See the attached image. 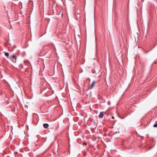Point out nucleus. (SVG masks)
<instances>
[{
    "mask_svg": "<svg viewBox=\"0 0 157 157\" xmlns=\"http://www.w3.org/2000/svg\"><path fill=\"white\" fill-rule=\"evenodd\" d=\"M104 116V113L103 112H100V113L98 116V118H102Z\"/></svg>",
    "mask_w": 157,
    "mask_h": 157,
    "instance_id": "nucleus-2",
    "label": "nucleus"
},
{
    "mask_svg": "<svg viewBox=\"0 0 157 157\" xmlns=\"http://www.w3.org/2000/svg\"><path fill=\"white\" fill-rule=\"evenodd\" d=\"M5 55L6 56H9V54L7 52H5Z\"/></svg>",
    "mask_w": 157,
    "mask_h": 157,
    "instance_id": "nucleus-5",
    "label": "nucleus"
},
{
    "mask_svg": "<svg viewBox=\"0 0 157 157\" xmlns=\"http://www.w3.org/2000/svg\"><path fill=\"white\" fill-rule=\"evenodd\" d=\"M107 104L108 105H110L111 104V102L109 101L107 102Z\"/></svg>",
    "mask_w": 157,
    "mask_h": 157,
    "instance_id": "nucleus-6",
    "label": "nucleus"
},
{
    "mask_svg": "<svg viewBox=\"0 0 157 157\" xmlns=\"http://www.w3.org/2000/svg\"><path fill=\"white\" fill-rule=\"evenodd\" d=\"M10 59L13 63H15L16 62V57L14 55H12L10 57Z\"/></svg>",
    "mask_w": 157,
    "mask_h": 157,
    "instance_id": "nucleus-1",
    "label": "nucleus"
},
{
    "mask_svg": "<svg viewBox=\"0 0 157 157\" xmlns=\"http://www.w3.org/2000/svg\"><path fill=\"white\" fill-rule=\"evenodd\" d=\"M112 118H113H113H114V117H112Z\"/></svg>",
    "mask_w": 157,
    "mask_h": 157,
    "instance_id": "nucleus-9",
    "label": "nucleus"
},
{
    "mask_svg": "<svg viewBox=\"0 0 157 157\" xmlns=\"http://www.w3.org/2000/svg\"><path fill=\"white\" fill-rule=\"evenodd\" d=\"M95 82V81H93V82L91 84V85L90 86V89H91L93 87Z\"/></svg>",
    "mask_w": 157,
    "mask_h": 157,
    "instance_id": "nucleus-4",
    "label": "nucleus"
},
{
    "mask_svg": "<svg viewBox=\"0 0 157 157\" xmlns=\"http://www.w3.org/2000/svg\"><path fill=\"white\" fill-rule=\"evenodd\" d=\"M43 126L44 128H48L49 125L48 124L44 123L43 124Z\"/></svg>",
    "mask_w": 157,
    "mask_h": 157,
    "instance_id": "nucleus-3",
    "label": "nucleus"
},
{
    "mask_svg": "<svg viewBox=\"0 0 157 157\" xmlns=\"http://www.w3.org/2000/svg\"><path fill=\"white\" fill-rule=\"evenodd\" d=\"M14 48H16V47H15V46H14Z\"/></svg>",
    "mask_w": 157,
    "mask_h": 157,
    "instance_id": "nucleus-11",
    "label": "nucleus"
},
{
    "mask_svg": "<svg viewBox=\"0 0 157 157\" xmlns=\"http://www.w3.org/2000/svg\"><path fill=\"white\" fill-rule=\"evenodd\" d=\"M119 117L121 119H123L125 117Z\"/></svg>",
    "mask_w": 157,
    "mask_h": 157,
    "instance_id": "nucleus-8",
    "label": "nucleus"
},
{
    "mask_svg": "<svg viewBox=\"0 0 157 157\" xmlns=\"http://www.w3.org/2000/svg\"><path fill=\"white\" fill-rule=\"evenodd\" d=\"M84 144H85V145H86V144L85 143V144L84 143Z\"/></svg>",
    "mask_w": 157,
    "mask_h": 157,
    "instance_id": "nucleus-10",
    "label": "nucleus"
},
{
    "mask_svg": "<svg viewBox=\"0 0 157 157\" xmlns=\"http://www.w3.org/2000/svg\"><path fill=\"white\" fill-rule=\"evenodd\" d=\"M154 127H157V124H154L153 125Z\"/></svg>",
    "mask_w": 157,
    "mask_h": 157,
    "instance_id": "nucleus-7",
    "label": "nucleus"
}]
</instances>
